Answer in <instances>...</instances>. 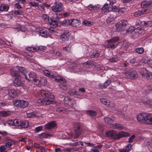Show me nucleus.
Listing matches in <instances>:
<instances>
[{"label": "nucleus", "instance_id": "f257e3e1", "mask_svg": "<svg viewBox=\"0 0 152 152\" xmlns=\"http://www.w3.org/2000/svg\"><path fill=\"white\" fill-rule=\"evenodd\" d=\"M151 114L145 113L139 114L137 116V120L141 123L151 124Z\"/></svg>", "mask_w": 152, "mask_h": 152}, {"label": "nucleus", "instance_id": "f03ea898", "mask_svg": "<svg viewBox=\"0 0 152 152\" xmlns=\"http://www.w3.org/2000/svg\"><path fill=\"white\" fill-rule=\"evenodd\" d=\"M124 74L126 78L131 80L135 79L138 77L136 71L132 69L126 71L124 72Z\"/></svg>", "mask_w": 152, "mask_h": 152}, {"label": "nucleus", "instance_id": "7ed1b4c3", "mask_svg": "<svg viewBox=\"0 0 152 152\" xmlns=\"http://www.w3.org/2000/svg\"><path fill=\"white\" fill-rule=\"evenodd\" d=\"M82 128L81 123L79 122H75L74 124L75 138H77L80 135L82 132Z\"/></svg>", "mask_w": 152, "mask_h": 152}, {"label": "nucleus", "instance_id": "20e7f679", "mask_svg": "<svg viewBox=\"0 0 152 152\" xmlns=\"http://www.w3.org/2000/svg\"><path fill=\"white\" fill-rule=\"evenodd\" d=\"M13 103L16 106L23 108L27 107L28 105V102L24 100H15L13 101Z\"/></svg>", "mask_w": 152, "mask_h": 152}, {"label": "nucleus", "instance_id": "39448f33", "mask_svg": "<svg viewBox=\"0 0 152 152\" xmlns=\"http://www.w3.org/2000/svg\"><path fill=\"white\" fill-rule=\"evenodd\" d=\"M119 39L118 37H116L108 40L107 47L112 49H114L117 46V44L115 43Z\"/></svg>", "mask_w": 152, "mask_h": 152}, {"label": "nucleus", "instance_id": "423d86ee", "mask_svg": "<svg viewBox=\"0 0 152 152\" xmlns=\"http://www.w3.org/2000/svg\"><path fill=\"white\" fill-rule=\"evenodd\" d=\"M64 7L63 4L61 3L56 4L54 6L51 7V10L54 12H61L63 11Z\"/></svg>", "mask_w": 152, "mask_h": 152}, {"label": "nucleus", "instance_id": "0eeeda50", "mask_svg": "<svg viewBox=\"0 0 152 152\" xmlns=\"http://www.w3.org/2000/svg\"><path fill=\"white\" fill-rule=\"evenodd\" d=\"M128 24L127 20L124 19H122L117 23L116 25L117 31H118L123 30L124 28L126 27Z\"/></svg>", "mask_w": 152, "mask_h": 152}, {"label": "nucleus", "instance_id": "6e6552de", "mask_svg": "<svg viewBox=\"0 0 152 152\" xmlns=\"http://www.w3.org/2000/svg\"><path fill=\"white\" fill-rule=\"evenodd\" d=\"M71 34L68 31H64L61 33L60 39L63 41H68L70 36Z\"/></svg>", "mask_w": 152, "mask_h": 152}, {"label": "nucleus", "instance_id": "1a4fd4ad", "mask_svg": "<svg viewBox=\"0 0 152 152\" xmlns=\"http://www.w3.org/2000/svg\"><path fill=\"white\" fill-rule=\"evenodd\" d=\"M105 135L107 137L112 138L113 139H119L118 134L115 131L113 130L109 131L106 132Z\"/></svg>", "mask_w": 152, "mask_h": 152}, {"label": "nucleus", "instance_id": "9d476101", "mask_svg": "<svg viewBox=\"0 0 152 152\" xmlns=\"http://www.w3.org/2000/svg\"><path fill=\"white\" fill-rule=\"evenodd\" d=\"M13 85L16 87L22 86L23 85V82L20 80V76L18 77L14 80Z\"/></svg>", "mask_w": 152, "mask_h": 152}, {"label": "nucleus", "instance_id": "9b49d317", "mask_svg": "<svg viewBox=\"0 0 152 152\" xmlns=\"http://www.w3.org/2000/svg\"><path fill=\"white\" fill-rule=\"evenodd\" d=\"M40 94L42 96L45 98H50V99L52 98L53 95L52 94L48 91L42 90L40 91Z\"/></svg>", "mask_w": 152, "mask_h": 152}, {"label": "nucleus", "instance_id": "f8f14e48", "mask_svg": "<svg viewBox=\"0 0 152 152\" xmlns=\"http://www.w3.org/2000/svg\"><path fill=\"white\" fill-rule=\"evenodd\" d=\"M28 75L29 78H28L26 75H25V77L28 81H33L36 78V74L33 72L31 71L29 72Z\"/></svg>", "mask_w": 152, "mask_h": 152}, {"label": "nucleus", "instance_id": "ddd939ff", "mask_svg": "<svg viewBox=\"0 0 152 152\" xmlns=\"http://www.w3.org/2000/svg\"><path fill=\"white\" fill-rule=\"evenodd\" d=\"M56 125V122L53 121L45 124L44 126L45 128L47 129H51L55 127Z\"/></svg>", "mask_w": 152, "mask_h": 152}, {"label": "nucleus", "instance_id": "4468645a", "mask_svg": "<svg viewBox=\"0 0 152 152\" xmlns=\"http://www.w3.org/2000/svg\"><path fill=\"white\" fill-rule=\"evenodd\" d=\"M55 76L53 78H55V80L58 82L61 83H65L66 82V80L63 77L60 76H57L55 74Z\"/></svg>", "mask_w": 152, "mask_h": 152}, {"label": "nucleus", "instance_id": "2eb2a0df", "mask_svg": "<svg viewBox=\"0 0 152 152\" xmlns=\"http://www.w3.org/2000/svg\"><path fill=\"white\" fill-rule=\"evenodd\" d=\"M151 5H152V2L151 0L143 1L141 3V6L142 8H145Z\"/></svg>", "mask_w": 152, "mask_h": 152}, {"label": "nucleus", "instance_id": "dca6fc26", "mask_svg": "<svg viewBox=\"0 0 152 152\" xmlns=\"http://www.w3.org/2000/svg\"><path fill=\"white\" fill-rule=\"evenodd\" d=\"M43 73L47 76L53 78L55 76V74L52 72H50L47 70H45L43 71Z\"/></svg>", "mask_w": 152, "mask_h": 152}, {"label": "nucleus", "instance_id": "f3484780", "mask_svg": "<svg viewBox=\"0 0 152 152\" xmlns=\"http://www.w3.org/2000/svg\"><path fill=\"white\" fill-rule=\"evenodd\" d=\"M39 34L41 36L45 37H47L49 35L48 32L43 29H41L39 30Z\"/></svg>", "mask_w": 152, "mask_h": 152}, {"label": "nucleus", "instance_id": "a211bd4d", "mask_svg": "<svg viewBox=\"0 0 152 152\" xmlns=\"http://www.w3.org/2000/svg\"><path fill=\"white\" fill-rule=\"evenodd\" d=\"M100 101L102 104L106 105L108 107H112L111 105L112 104V103L107 100L104 98H101Z\"/></svg>", "mask_w": 152, "mask_h": 152}, {"label": "nucleus", "instance_id": "6ab92c4d", "mask_svg": "<svg viewBox=\"0 0 152 152\" xmlns=\"http://www.w3.org/2000/svg\"><path fill=\"white\" fill-rule=\"evenodd\" d=\"M28 125V122L27 120L21 121L20 124V129H22L23 128H27Z\"/></svg>", "mask_w": 152, "mask_h": 152}, {"label": "nucleus", "instance_id": "aec40b11", "mask_svg": "<svg viewBox=\"0 0 152 152\" xmlns=\"http://www.w3.org/2000/svg\"><path fill=\"white\" fill-rule=\"evenodd\" d=\"M71 25L73 27L78 26L80 23V21L77 19H72L71 20Z\"/></svg>", "mask_w": 152, "mask_h": 152}, {"label": "nucleus", "instance_id": "412c9836", "mask_svg": "<svg viewBox=\"0 0 152 152\" xmlns=\"http://www.w3.org/2000/svg\"><path fill=\"white\" fill-rule=\"evenodd\" d=\"M63 100L65 104H67L71 106L73 105L71 99L69 98L68 97H64L63 99Z\"/></svg>", "mask_w": 152, "mask_h": 152}, {"label": "nucleus", "instance_id": "4be33fe9", "mask_svg": "<svg viewBox=\"0 0 152 152\" xmlns=\"http://www.w3.org/2000/svg\"><path fill=\"white\" fill-rule=\"evenodd\" d=\"M8 95L11 98H14L16 96V93L15 90L12 89L9 91Z\"/></svg>", "mask_w": 152, "mask_h": 152}, {"label": "nucleus", "instance_id": "5701e85b", "mask_svg": "<svg viewBox=\"0 0 152 152\" xmlns=\"http://www.w3.org/2000/svg\"><path fill=\"white\" fill-rule=\"evenodd\" d=\"M86 112L87 114L91 116L92 117H95L97 114V112L96 111L92 110H86Z\"/></svg>", "mask_w": 152, "mask_h": 152}, {"label": "nucleus", "instance_id": "b1692460", "mask_svg": "<svg viewBox=\"0 0 152 152\" xmlns=\"http://www.w3.org/2000/svg\"><path fill=\"white\" fill-rule=\"evenodd\" d=\"M16 67L19 72H21L25 77L26 72V69L24 67L18 66H17Z\"/></svg>", "mask_w": 152, "mask_h": 152}, {"label": "nucleus", "instance_id": "393cba45", "mask_svg": "<svg viewBox=\"0 0 152 152\" xmlns=\"http://www.w3.org/2000/svg\"><path fill=\"white\" fill-rule=\"evenodd\" d=\"M50 24L53 25L54 27H56L58 26V21L56 20V19L53 18H51Z\"/></svg>", "mask_w": 152, "mask_h": 152}, {"label": "nucleus", "instance_id": "a878e982", "mask_svg": "<svg viewBox=\"0 0 152 152\" xmlns=\"http://www.w3.org/2000/svg\"><path fill=\"white\" fill-rule=\"evenodd\" d=\"M9 8V6L6 4H2L0 7V10L1 11H7Z\"/></svg>", "mask_w": 152, "mask_h": 152}, {"label": "nucleus", "instance_id": "bb28decb", "mask_svg": "<svg viewBox=\"0 0 152 152\" xmlns=\"http://www.w3.org/2000/svg\"><path fill=\"white\" fill-rule=\"evenodd\" d=\"M61 24L64 26H69L71 25V20H65L61 23Z\"/></svg>", "mask_w": 152, "mask_h": 152}, {"label": "nucleus", "instance_id": "cd10ccee", "mask_svg": "<svg viewBox=\"0 0 152 152\" xmlns=\"http://www.w3.org/2000/svg\"><path fill=\"white\" fill-rule=\"evenodd\" d=\"M129 134L128 133L125 132L123 131H121L118 134V135L119 137V139L124 137H126L129 135Z\"/></svg>", "mask_w": 152, "mask_h": 152}, {"label": "nucleus", "instance_id": "c85d7f7f", "mask_svg": "<svg viewBox=\"0 0 152 152\" xmlns=\"http://www.w3.org/2000/svg\"><path fill=\"white\" fill-rule=\"evenodd\" d=\"M11 112L9 111H0V114L2 117H6L9 115Z\"/></svg>", "mask_w": 152, "mask_h": 152}, {"label": "nucleus", "instance_id": "c756f323", "mask_svg": "<svg viewBox=\"0 0 152 152\" xmlns=\"http://www.w3.org/2000/svg\"><path fill=\"white\" fill-rule=\"evenodd\" d=\"M40 139L47 138L48 137L52 136V135L48 134L42 133L38 135Z\"/></svg>", "mask_w": 152, "mask_h": 152}, {"label": "nucleus", "instance_id": "7c9ffc66", "mask_svg": "<svg viewBox=\"0 0 152 152\" xmlns=\"http://www.w3.org/2000/svg\"><path fill=\"white\" fill-rule=\"evenodd\" d=\"M113 125L115 129H118L119 130L122 129L124 128V127L122 125L119 124H115Z\"/></svg>", "mask_w": 152, "mask_h": 152}, {"label": "nucleus", "instance_id": "2f4dec72", "mask_svg": "<svg viewBox=\"0 0 152 152\" xmlns=\"http://www.w3.org/2000/svg\"><path fill=\"white\" fill-rule=\"evenodd\" d=\"M144 49L142 47L137 48L135 49L136 52L140 54H142L144 52Z\"/></svg>", "mask_w": 152, "mask_h": 152}, {"label": "nucleus", "instance_id": "473e14b6", "mask_svg": "<svg viewBox=\"0 0 152 152\" xmlns=\"http://www.w3.org/2000/svg\"><path fill=\"white\" fill-rule=\"evenodd\" d=\"M47 83V80L45 77H41L40 78V85L42 86H45Z\"/></svg>", "mask_w": 152, "mask_h": 152}, {"label": "nucleus", "instance_id": "72a5a7b5", "mask_svg": "<svg viewBox=\"0 0 152 152\" xmlns=\"http://www.w3.org/2000/svg\"><path fill=\"white\" fill-rule=\"evenodd\" d=\"M104 120L105 122L107 124H111L113 122V120L111 118L108 117L104 118Z\"/></svg>", "mask_w": 152, "mask_h": 152}, {"label": "nucleus", "instance_id": "f704fd0d", "mask_svg": "<svg viewBox=\"0 0 152 152\" xmlns=\"http://www.w3.org/2000/svg\"><path fill=\"white\" fill-rule=\"evenodd\" d=\"M148 72V71L146 69L142 68L141 69L140 73L143 76L145 77Z\"/></svg>", "mask_w": 152, "mask_h": 152}, {"label": "nucleus", "instance_id": "c9c22d12", "mask_svg": "<svg viewBox=\"0 0 152 152\" xmlns=\"http://www.w3.org/2000/svg\"><path fill=\"white\" fill-rule=\"evenodd\" d=\"M96 63L92 61H88L83 63L84 66L87 67L86 65H95Z\"/></svg>", "mask_w": 152, "mask_h": 152}, {"label": "nucleus", "instance_id": "e433bc0d", "mask_svg": "<svg viewBox=\"0 0 152 152\" xmlns=\"http://www.w3.org/2000/svg\"><path fill=\"white\" fill-rule=\"evenodd\" d=\"M49 99H50L49 98ZM52 101L50 100L49 98H45L44 99V103L43 105H48L51 103Z\"/></svg>", "mask_w": 152, "mask_h": 152}, {"label": "nucleus", "instance_id": "4c0bfd02", "mask_svg": "<svg viewBox=\"0 0 152 152\" xmlns=\"http://www.w3.org/2000/svg\"><path fill=\"white\" fill-rule=\"evenodd\" d=\"M14 125L19 126V128L20 127V124L21 121L19 119H14Z\"/></svg>", "mask_w": 152, "mask_h": 152}, {"label": "nucleus", "instance_id": "58836bf2", "mask_svg": "<svg viewBox=\"0 0 152 152\" xmlns=\"http://www.w3.org/2000/svg\"><path fill=\"white\" fill-rule=\"evenodd\" d=\"M83 23L86 26H91L93 24V22L85 20L83 22Z\"/></svg>", "mask_w": 152, "mask_h": 152}, {"label": "nucleus", "instance_id": "ea45409f", "mask_svg": "<svg viewBox=\"0 0 152 152\" xmlns=\"http://www.w3.org/2000/svg\"><path fill=\"white\" fill-rule=\"evenodd\" d=\"M32 81L34 82V83L35 85H37L39 86H41L40 80H39L38 79H37L36 78L33 81Z\"/></svg>", "mask_w": 152, "mask_h": 152}, {"label": "nucleus", "instance_id": "a19ab883", "mask_svg": "<svg viewBox=\"0 0 152 152\" xmlns=\"http://www.w3.org/2000/svg\"><path fill=\"white\" fill-rule=\"evenodd\" d=\"M14 13L15 15H23V12L21 10H18L15 11Z\"/></svg>", "mask_w": 152, "mask_h": 152}, {"label": "nucleus", "instance_id": "79ce46f5", "mask_svg": "<svg viewBox=\"0 0 152 152\" xmlns=\"http://www.w3.org/2000/svg\"><path fill=\"white\" fill-rule=\"evenodd\" d=\"M10 73L12 76L15 77L17 78L19 76V75L16 73V72L12 70L10 71Z\"/></svg>", "mask_w": 152, "mask_h": 152}, {"label": "nucleus", "instance_id": "37998d69", "mask_svg": "<svg viewBox=\"0 0 152 152\" xmlns=\"http://www.w3.org/2000/svg\"><path fill=\"white\" fill-rule=\"evenodd\" d=\"M119 60L117 57H115L110 58L109 59V61L111 63H114L118 61Z\"/></svg>", "mask_w": 152, "mask_h": 152}, {"label": "nucleus", "instance_id": "c03bdc74", "mask_svg": "<svg viewBox=\"0 0 152 152\" xmlns=\"http://www.w3.org/2000/svg\"><path fill=\"white\" fill-rule=\"evenodd\" d=\"M142 15V14L141 10H138L135 12L134 13V15L136 17Z\"/></svg>", "mask_w": 152, "mask_h": 152}, {"label": "nucleus", "instance_id": "a18cd8bd", "mask_svg": "<svg viewBox=\"0 0 152 152\" xmlns=\"http://www.w3.org/2000/svg\"><path fill=\"white\" fill-rule=\"evenodd\" d=\"M146 78L149 80L152 79V73L148 72L147 74L145 76Z\"/></svg>", "mask_w": 152, "mask_h": 152}, {"label": "nucleus", "instance_id": "49530a36", "mask_svg": "<svg viewBox=\"0 0 152 152\" xmlns=\"http://www.w3.org/2000/svg\"><path fill=\"white\" fill-rule=\"evenodd\" d=\"M38 10L40 11L41 12H43L45 10V7L43 5V3L42 5H38Z\"/></svg>", "mask_w": 152, "mask_h": 152}, {"label": "nucleus", "instance_id": "de8ad7c7", "mask_svg": "<svg viewBox=\"0 0 152 152\" xmlns=\"http://www.w3.org/2000/svg\"><path fill=\"white\" fill-rule=\"evenodd\" d=\"M144 104H146L152 107V99H148L146 102H142Z\"/></svg>", "mask_w": 152, "mask_h": 152}, {"label": "nucleus", "instance_id": "09e8293b", "mask_svg": "<svg viewBox=\"0 0 152 152\" xmlns=\"http://www.w3.org/2000/svg\"><path fill=\"white\" fill-rule=\"evenodd\" d=\"M27 116L28 117L31 118L33 117H36V114L33 112H31L30 113L27 114Z\"/></svg>", "mask_w": 152, "mask_h": 152}, {"label": "nucleus", "instance_id": "8fccbe9b", "mask_svg": "<svg viewBox=\"0 0 152 152\" xmlns=\"http://www.w3.org/2000/svg\"><path fill=\"white\" fill-rule=\"evenodd\" d=\"M110 16H111V18L115 19L117 16V14L115 12L112 11L110 14Z\"/></svg>", "mask_w": 152, "mask_h": 152}, {"label": "nucleus", "instance_id": "3c124183", "mask_svg": "<svg viewBox=\"0 0 152 152\" xmlns=\"http://www.w3.org/2000/svg\"><path fill=\"white\" fill-rule=\"evenodd\" d=\"M126 9L125 7L119 8L118 12L121 14L124 13L126 11Z\"/></svg>", "mask_w": 152, "mask_h": 152}, {"label": "nucleus", "instance_id": "603ef678", "mask_svg": "<svg viewBox=\"0 0 152 152\" xmlns=\"http://www.w3.org/2000/svg\"><path fill=\"white\" fill-rule=\"evenodd\" d=\"M149 91L152 92V85L148 86H147V89L146 90V93H148Z\"/></svg>", "mask_w": 152, "mask_h": 152}, {"label": "nucleus", "instance_id": "864d4df0", "mask_svg": "<svg viewBox=\"0 0 152 152\" xmlns=\"http://www.w3.org/2000/svg\"><path fill=\"white\" fill-rule=\"evenodd\" d=\"M29 4L31 5V6L35 7L38 6L39 4L38 3H36L34 2H29Z\"/></svg>", "mask_w": 152, "mask_h": 152}, {"label": "nucleus", "instance_id": "5fc2aeb1", "mask_svg": "<svg viewBox=\"0 0 152 152\" xmlns=\"http://www.w3.org/2000/svg\"><path fill=\"white\" fill-rule=\"evenodd\" d=\"M132 145L130 144H128L127 145L125 148L126 151H127V152H129L132 149Z\"/></svg>", "mask_w": 152, "mask_h": 152}, {"label": "nucleus", "instance_id": "6e6d98bb", "mask_svg": "<svg viewBox=\"0 0 152 152\" xmlns=\"http://www.w3.org/2000/svg\"><path fill=\"white\" fill-rule=\"evenodd\" d=\"M37 102L38 104H39L40 105H43V103H44V99H38L37 100Z\"/></svg>", "mask_w": 152, "mask_h": 152}, {"label": "nucleus", "instance_id": "4d7b16f0", "mask_svg": "<svg viewBox=\"0 0 152 152\" xmlns=\"http://www.w3.org/2000/svg\"><path fill=\"white\" fill-rule=\"evenodd\" d=\"M137 22L139 25L143 26L145 25V22L143 21H141L140 20H137Z\"/></svg>", "mask_w": 152, "mask_h": 152}, {"label": "nucleus", "instance_id": "13d9d810", "mask_svg": "<svg viewBox=\"0 0 152 152\" xmlns=\"http://www.w3.org/2000/svg\"><path fill=\"white\" fill-rule=\"evenodd\" d=\"M99 55L100 54L99 53L97 52L95 53H93V54L91 55V58L94 57L97 58L99 56Z\"/></svg>", "mask_w": 152, "mask_h": 152}, {"label": "nucleus", "instance_id": "bf43d9fd", "mask_svg": "<svg viewBox=\"0 0 152 152\" xmlns=\"http://www.w3.org/2000/svg\"><path fill=\"white\" fill-rule=\"evenodd\" d=\"M119 10V8H118V7L115 6H113L112 7V10H113V11L118 12Z\"/></svg>", "mask_w": 152, "mask_h": 152}, {"label": "nucleus", "instance_id": "052dcab7", "mask_svg": "<svg viewBox=\"0 0 152 152\" xmlns=\"http://www.w3.org/2000/svg\"><path fill=\"white\" fill-rule=\"evenodd\" d=\"M109 3L110 5L113 6L114 4L116 3V0H107Z\"/></svg>", "mask_w": 152, "mask_h": 152}, {"label": "nucleus", "instance_id": "680f3d73", "mask_svg": "<svg viewBox=\"0 0 152 152\" xmlns=\"http://www.w3.org/2000/svg\"><path fill=\"white\" fill-rule=\"evenodd\" d=\"M42 126H39L35 128V132H37L42 130Z\"/></svg>", "mask_w": 152, "mask_h": 152}, {"label": "nucleus", "instance_id": "e2e57ef3", "mask_svg": "<svg viewBox=\"0 0 152 152\" xmlns=\"http://www.w3.org/2000/svg\"><path fill=\"white\" fill-rule=\"evenodd\" d=\"M63 50H64L66 51L67 52H69L70 50V47H69V46L68 45V46H66L64 47L63 48Z\"/></svg>", "mask_w": 152, "mask_h": 152}, {"label": "nucleus", "instance_id": "0e129e2a", "mask_svg": "<svg viewBox=\"0 0 152 152\" xmlns=\"http://www.w3.org/2000/svg\"><path fill=\"white\" fill-rule=\"evenodd\" d=\"M14 120H10L7 121L8 124L10 125L14 126Z\"/></svg>", "mask_w": 152, "mask_h": 152}, {"label": "nucleus", "instance_id": "69168bd1", "mask_svg": "<svg viewBox=\"0 0 152 152\" xmlns=\"http://www.w3.org/2000/svg\"><path fill=\"white\" fill-rule=\"evenodd\" d=\"M46 48L45 46H38V50H45Z\"/></svg>", "mask_w": 152, "mask_h": 152}, {"label": "nucleus", "instance_id": "338daca9", "mask_svg": "<svg viewBox=\"0 0 152 152\" xmlns=\"http://www.w3.org/2000/svg\"><path fill=\"white\" fill-rule=\"evenodd\" d=\"M14 6L17 9H20L22 8L21 6L19 4V2H18L15 4L14 5Z\"/></svg>", "mask_w": 152, "mask_h": 152}, {"label": "nucleus", "instance_id": "774afa93", "mask_svg": "<svg viewBox=\"0 0 152 152\" xmlns=\"http://www.w3.org/2000/svg\"><path fill=\"white\" fill-rule=\"evenodd\" d=\"M152 21H149L147 22H145V25H147V26L151 27L152 26Z\"/></svg>", "mask_w": 152, "mask_h": 152}]
</instances>
